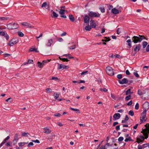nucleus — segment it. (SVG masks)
Segmentation results:
<instances>
[{
    "label": "nucleus",
    "instance_id": "f257e3e1",
    "mask_svg": "<svg viewBox=\"0 0 149 149\" xmlns=\"http://www.w3.org/2000/svg\"><path fill=\"white\" fill-rule=\"evenodd\" d=\"M145 38L142 36L139 35V36H134L132 38V42L134 43H136L138 42H140L143 39H145Z\"/></svg>",
    "mask_w": 149,
    "mask_h": 149
},
{
    "label": "nucleus",
    "instance_id": "f03ea898",
    "mask_svg": "<svg viewBox=\"0 0 149 149\" xmlns=\"http://www.w3.org/2000/svg\"><path fill=\"white\" fill-rule=\"evenodd\" d=\"M106 71L107 74L110 76H112L114 74L113 70L110 67L108 66L106 67Z\"/></svg>",
    "mask_w": 149,
    "mask_h": 149
},
{
    "label": "nucleus",
    "instance_id": "7ed1b4c3",
    "mask_svg": "<svg viewBox=\"0 0 149 149\" xmlns=\"http://www.w3.org/2000/svg\"><path fill=\"white\" fill-rule=\"evenodd\" d=\"M147 119L146 118V112L145 111H143L141 115V116L140 118V120L141 122V123H143L145 122Z\"/></svg>",
    "mask_w": 149,
    "mask_h": 149
},
{
    "label": "nucleus",
    "instance_id": "20e7f679",
    "mask_svg": "<svg viewBox=\"0 0 149 149\" xmlns=\"http://www.w3.org/2000/svg\"><path fill=\"white\" fill-rule=\"evenodd\" d=\"M7 27L8 29H16L18 27V25L17 24L14 23H10L8 24Z\"/></svg>",
    "mask_w": 149,
    "mask_h": 149
},
{
    "label": "nucleus",
    "instance_id": "39448f33",
    "mask_svg": "<svg viewBox=\"0 0 149 149\" xmlns=\"http://www.w3.org/2000/svg\"><path fill=\"white\" fill-rule=\"evenodd\" d=\"M143 134V136L145 137V139H147L148 137V134H149V130L144 129L141 132Z\"/></svg>",
    "mask_w": 149,
    "mask_h": 149
},
{
    "label": "nucleus",
    "instance_id": "423d86ee",
    "mask_svg": "<svg viewBox=\"0 0 149 149\" xmlns=\"http://www.w3.org/2000/svg\"><path fill=\"white\" fill-rule=\"evenodd\" d=\"M143 111H145V112H146L147 111L149 108V103L147 102H146L143 105Z\"/></svg>",
    "mask_w": 149,
    "mask_h": 149
},
{
    "label": "nucleus",
    "instance_id": "0eeeda50",
    "mask_svg": "<svg viewBox=\"0 0 149 149\" xmlns=\"http://www.w3.org/2000/svg\"><path fill=\"white\" fill-rule=\"evenodd\" d=\"M141 47V45L140 44L135 45L133 46V48L135 53H136L140 49Z\"/></svg>",
    "mask_w": 149,
    "mask_h": 149
},
{
    "label": "nucleus",
    "instance_id": "6e6552de",
    "mask_svg": "<svg viewBox=\"0 0 149 149\" xmlns=\"http://www.w3.org/2000/svg\"><path fill=\"white\" fill-rule=\"evenodd\" d=\"M22 25L24 26H26L27 28H33L34 27V26H33L27 23L26 22H24L21 23Z\"/></svg>",
    "mask_w": 149,
    "mask_h": 149
},
{
    "label": "nucleus",
    "instance_id": "1a4fd4ad",
    "mask_svg": "<svg viewBox=\"0 0 149 149\" xmlns=\"http://www.w3.org/2000/svg\"><path fill=\"white\" fill-rule=\"evenodd\" d=\"M88 15L91 17H99L100 15L99 13L97 14L92 11L90 12Z\"/></svg>",
    "mask_w": 149,
    "mask_h": 149
},
{
    "label": "nucleus",
    "instance_id": "9d476101",
    "mask_svg": "<svg viewBox=\"0 0 149 149\" xmlns=\"http://www.w3.org/2000/svg\"><path fill=\"white\" fill-rule=\"evenodd\" d=\"M53 43V39L51 38L48 40L46 43V45L47 47H51Z\"/></svg>",
    "mask_w": 149,
    "mask_h": 149
},
{
    "label": "nucleus",
    "instance_id": "9b49d317",
    "mask_svg": "<svg viewBox=\"0 0 149 149\" xmlns=\"http://www.w3.org/2000/svg\"><path fill=\"white\" fill-rule=\"evenodd\" d=\"M113 118L114 120H116L120 118V114L119 113H116L113 116Z\"/></svg>",
    "mask_w": 149,
    "mask_h": 149
},
{
    "label": "nucleus",
    "instance_id": "f8f14e48",
    "mask_svg": "<svg viewBox=\"0 0 149 149\" xmlns=\"http://www.w3.org/2000/svg\"><path fill=\"white\" fill-rule=\"evenodd\" d=\"M44 132L47 134H50L51 132V130H50L47 127H45L43 128Z\"/></svg>",
    "mask_w": 149,
    "mask_h": 149
},
{
    "label": "nucleus",
    "instance_id": "ddd939ff",
    "mask_svg": "<svg viewBox=\"0 0 149 149\" xmlns=\"http://www.w3.org/2000/svg\"><path fill=\"white\" fill-rule=\"evenodd\" d=\"M119 83L121 84H126L128 82V80L126 78H124L121 80H119Z\"/></svg>",
    "mask_w": 149,
    "mask_h": 149
},
{
    "label": "nucleus",
    "instance_id": "4468645a",
    "mask_svg": "<svg viewBox=\"0 0 149 149\" xmlns=\"http://www.w3.org/2000/svg\"><path fill=\"white\" fill-rule=\"evenodd\" d=\"M84 22L85 23H88L90 20V17L87 15H85L84 18Z\"/></svg>",
    "mask_w": 149,
    "mask_h": 149
},
{
    "label": "nucleus",
    "instance_id": "2eb2a0df",
    "mask_svg": "<svg viewBox=\"0 0 149 149\" xmlns=\"http://www.w3.org/2000/svg\"><path fill=\"white\" fill-rule=\"evenodd\" d=\"M18 140V134H15V136L14 137V139L13 141V143L14 144V145H15V144L17 142V141Z\"/></svg>",
    "mask_w": 149,
    "mask_h": 149
},
{
    "label": "nucleus",
    "instance_id": "dca6fc26",
    "mask_svg": "<svg viewBox=\"0 0 149 149\" xmlns=\"http://www.w3.org/2000/svg\"><path fill=\"white\" fill-rule=\"evenodd\" d=\"M60 65L59 67L58 68V70L61 69L63 68V69L68 68L69 67L68 66L63 65L62 64H58Z\"/></svg>",
    "mask_w": 149,
    "mask_h": 149
},
{
    "label": "nucleus",
    "instance_id": "f3484780",
    "mask_svg": "<svg viewBox=\"0 0 149 149\" xmlns=\"http://www.w3.org/2000/svg\"><path fill=\"white\" fill-rule=\"evenodd\" d=\"M90 22L91 25V26L95 28L96 24V23L94 22V21L93 20H91Z\"/></svg>",
    "mask_w": 149,
    "mask_h": 149
},
{
    "label": "nucleus",
    "instance_id": "a211bd4d",
    "mask_svg": "<svg viewBox=\"0 0 149 149\" xmlns=\"http://www.w3.org/2000/svg\"><path fill=\"white\" fill-rule=\"evenodd\" d=\"M41 7H46L45 8L46 9H48L49 8V5H47V3L46 2H45L43 3V4H42Z\"/></svg>",
    "mask_w": 149,
    "mask_h": 149
},
{
    "label": "nucleus",
    "instance_id": "6ab92c4d",
    "mask_svg": "<svg viewBox=\"0 0 149 149\" xmlns=\"http://www.w3.org/2000/svg\"><path fill=\"white\" fill-rule=\"evenodd\" d=\"M112 12L114 14H117L119 13L118 10L115 8H113L112 10Z\"/></svg>",
    "mask_w": 149,
    "mask_h": 149
},
{
    "label": "nucleus",
    "instance_id": "aec40b11",
    "mask_svg": "<svg viewBox=\"0 0 149 149\" xmlns=\"http://www.w3.org/2000/svg\"><path fill=\"white\" fill-rule=\"evenodd\" d=\"M60 95V93H54L53 95L54 97L56 99H57L58 98V97L59 95Z\"/></svg>",
    "mask_w": 149,
    "mask_h": 149
},
{
    "label": "nucleus",
    "instance_id": "412c9836",
    "mask_svg": "<svg viewBox=\"0 0 149 149\" xmlns=\"http://www.w3.org/2000/svg\"><path fill=\"white\" fill-rule=\"evenodd\" d=\"M129 118L127 115H126L124 120H123L122 121V123H125L129 119Z\"/></svg>",
    "mask_w": 149,
    "mask_h": 149
},
{
    "label": "nucleus",
    "instance_id": "4be33fe9",
    "mask_svg": "<svg viewBox=\"0 0 149 149\" xmlns=\"http://www.w3.org/2000/svg\"><path fill=\"white\" fill-rule=\"evenodd\" d=\"M65 10L63 9H61L59 11V13L61 15H64L65 14Z\"/></svg>",
    "mask_w": 149,
    "mask_h": 149
},
{
    "label": "nucleus",
    "instance_id": "5701e85b",
    "mask_svg": "<svg viewBox=\"0 0 149 149\" xmlns=\"http://www.w3.org/2000/svg\"><path fill=\"white\" fill-rule=\"evenodd\" d=\"M69 18L70 20L72 22H74V18L72 15H70Z\"/></svg>",
    "mask_w": 149,
    "mask_h": 149
},
{
    "label": "nucleus",
    "instance_id": "b1692460",
    "mask_svg": "<svg viewBox=\"0 0 149 149\" xmlns=\"http://www.w3.org/2000/svg\"><path fill=\"white\" fill-rule=\"evenodd\" d=\"M10 137L9 136H7L6 138L3 141H2V143H3L4 144L7 141H8Z\"/></svg>",
    "mask_w": 149,
    "mask_h": 149
},
{
    "label": "nucleus",
    "instance_id": "393cba45",
    "mask_svg": "<svg viewBox=\"0 0 149 149\" xmlns=\"http://www.w3.org/2000/svg\"><path fill=\"white\" fill-rule=\"evenodd\" d=\"M12 41H13V42L15 44L17 43L18 42V41H19L18 38H13V39H12Z\"/></svg>",
    "mask_w": 149,
    "mask_h": 149
},
{
    "label": "nucleus",
    "instance_id": "a878e982",
    "mask_svg": "<svg viewBox=\"0 0 149 149\" xmlns=\"http://www.w3.org/2000/svg\"><path fill=\"white\" fill-rule=\"evenodd\" d=\"M15 44L14 42L12 41V39L8 43V45L10 46H13Z\"/></svg>",
    "mask_w": 149,
    "mask_h": 149
},
{
    "label": "nucleus",
    "instance_id": "bb28decb",
    "mask_svg": "<svg viewBox=\"0 0 149 149\" xmlns=\"http://www.w3.org/2000/svg\"><path fill=\"white\" fill-rule=\"evenodd\" d=\"M148 43L146 41H144L142 43V46L143 48H145L147 45Z\"/></svg>",
    "mask_w": 149,
    "mask_h": 149
},
{
    "label": "nucleus",
    "instance_id": "cd10ccee",
    "mask_svg": "<svg viewBox=\"0 0 149 149\" xmlns=\"http://www.w3.org/2000/svg\"><path fill=\"white\" fill-rule=\"evenodd\" d=\"M9 17H0V20H7L8 19Z\"/></svg>",
    "mask_w": 149,
    "mask_h": 149
},
{
    "label": "nucleus",
    "instance_id": "c85d7f7f",
    "mask_svg": "<svg viewBox=\"0 0 149 149\" xmlns=\"http://www.w3.org/2000/svg\"><path fill=\"white\" fill-rule=\"evenodd\" d=\"M38 66L40 68H42L43 66V63H40V62H38Z\"/></svg>",
    "mask_w": 149,
    "mask_h": 149
},
{
    "label": "nucleus",
    "instance_id": "c756f323",
    "mask_svg": "<svg viewBox=\"0 0 149 149\" xmlns=\"http://www.w3.org/2000/svg\"><path fill=\"white\" fill-rule=\"evenodd\" d=\"M91 29V27L89 25L85 27V29L86 31H90Z\"/></svg>",
    "mask_w": 149,
    "mask_h": 149
},
{
    "label": "nucleus",
    "instance_id": "7c9ffc66",
    "mask_svg": "<svg viewBox=\"0 0 149 149\" xmlns=\"http://www.w3.org/2000/svg\"><path fill=\"white\" fill-rule=\"evenodd\" d=\"M70 109L73 111H76L77 113H80V111H79V110L78 109H74L73 108H71Z\"/></svg>",
    "mask_w": 149,
    "mask_h": 149
},
{
    "label": "nucleus",
    "instance_id": "2f4dec72",
    "mask_svg": "<svg viewBox=\"0 0 149 149\" xmlns=\"http://www.w3.org/2000/svg\"><path fill=\"white\" fill-rule=\"evenodd\" d=\"M27 143H28L27 142L26 143V142H20V143H19L18 144H19V146H24L25 144H27Z\"/></svg>",
    "mask_w": 149,
    "mask_h": 149
},
{
    "label": "nucleus",
    "instance_id": "473e14b6",
    "mask_svg": "<svg viewBox=\"0 0 149 149\" xmlns=\"http://www.w3.org/2000/svg\"><path fill=\"white\" fill-rule=\"evenodd\" d=\"M52 80H55L56 81H59V80L58 78L57 77H52L51 79Z\"/></svg>",
    "mask_w": 149,
    "mask_h": 149
},
{
    "label": "nucleus",
    "instance_id": "72a5a7b5",
    "mask_svg": "<svg viewBox=\"0 0 149 149\" xmlns=\"http://www.w3.org/2000/svg\"><path fill=\"white\" fill-rule=\"evenodd\" d=\"M46 92L49 93H51L52 92V90L50 88H47L46 89Z\"/></svg>",
    "mask_w": 149,
    "mask_h": 149
},
{
    "label": "nucleus",
    "instance_id": "f704fd0d",
    "mask_svg": "<svg viewBox=\"0 0 149 149\" xmlns=\"http://www.w3.org/2000/svg\"><path fill=\"white\" fill-rule=\"evenodd\" d=\"M18 34L19 36L21 37H23L24 36V34L23 33L20 31L18 32Z\"/></svg>",
    "mask_w": 149,
    "mask_h": 149
},
{
    "label": "nucleus",
    "instance_id": "c9c22d12",
    "mask_svg": "<svg viewBox=\"0 0 149 149\" xmlns=\"http://www.w3.org/2000/svg\"><path fill=\"white\" fill-rule=\"evenodd\" d=\"M29 135V134L28 133H26L25 132H23L22 133V135L24 136H27V135Z\"/></svg>",
    "mask_w": 149,
    "mask_h": 149
},
{
    "label": "nucleus",
    "instance_id": "e433bc0d",
    "mask_svg": "<svg viewBox=\"0 0 149 149\" xmlns=\"http://www.w3.org/2000/svg\"><path fill=\"white\" fill-rule=\"evenodd\" d=\"M105 38L106 39H105V40H102V41H105V42H107V41H109V40H110V39L109 38H107L106 37H105Z\"/></svg>",
    "mask_w": 149,
    "mask_h": 149
},
{
    "label": "nucleus",
    "instance_id": "4c0bfd02",
    "mask_svg": "<svg viewBox=\"0 0 149 149\" xmlns=\"http://www.w3.org/2000/svg\"><path fill=\"white\" fill-rule=\"evenodd\" d=\"M126 100L127 101L130 99V95H129L127 96H126L125 98Z\"/></svg>",
    "mask_w": 149,
    "mask_h": 149
},
{
    "label": "nucleus",
    "instance_id": "58836bf2",
    "mask_svg": "<svg viewBox=\"0 0 149 149\" xmlns=\"http://www.w3.org/2000/svg\"><path fill=\"white\" fill-rule=\"evenodd\" d=\"M130 89H129L126 92L125 94L128 95V94L130 95Z\"/></svg>",
    "mask_w": 149,
    "mask_h": 149
},
{
    "label": "nucleus",
    "instance_id": "ea45409f",
    "mask_svg": "<svg viewBox=\"0 0 149 149\" xmlns=\"http://www.w3.org/2000/svg\"><path fill=\"white\" fill-rule=\"evenodd\" d=\"M100 91H104V92H106L107 91V89L105 88H104L103 89L102 88H100Z\"/></svg>",
    "mask_w": 149,
    "mask_h": 149
},
{
    "label": "nucleus",
    "instance_id": "a19ab883",
    "mask_svg": "<svg viewBox=\"0 0 149 149\" xmlns=\"http://www.w3.org/2000/svg\"><path fill=\"white\" fill-rule=\"evenodd\" d=\"M66 56H68L70 58H73V57L71 56H70L69 54H66L64 55Z\"/></svg>",
    "mask_w": 149,
    "mask_h": 149
},
{
    "label": "nucleus",
    "instance_id": "79ce46f5",
    "mask_svg": "<svg viewBox=\"0 0 149 149\" xmlns=\"http://www.w3.org/2000/svg\"><path fill=\"white\" fill-rule=\"evenodd\" d=\"M76 48V46L75 45H74L72 46L69 47V48L70 49H75Z\"/></svg>",
    "mask_w": 149,
    "mask_h": 149
},
{
    "label": "nucleus",
    "instance_id": "37998d69",
    "mask_svg": "<svg viewBox=\"0 0 149 149\" xmlns=\"http://www.w3.org/2000/svg\"><path fill=\"white\" fill-rule=\"evenodd\" d=\"M100 9L102 13H104V12L105 9L104 7H101L100 8Z\"/></svg>",
    "mask_w": 149,
    "mask_h": 149
},
{
    "label": "nucleus",
    "instance_id": "c03bdc74",
    "mask_svg": "<svg viewBox=\"0 0 149 149\" xmlns=\"http://www.w3.org/2000/svg\"><path fill=\"white\" fill-rule=\"evenodd\" d=\"M4 37L7 40H8L9 39V36L6 33V34L4 36Z\"/></svg>",
    "mask_w": 149,
    "mask_h": 149
},
{
    "label": "nucleus",
    "instance_id": "a18cd8bd",
    "mask_svg": "<svg viewBox=\"0 0 149 149\" xmlns=\"http://www.w3.org/2000/svg\"><path fill=\"white\" fill-rule=\"evenodd\" d=\"M51 60H44L41 63H43V66L44 65L45 63H47L48 62H49Z\"/></svg>",
    "mask_w": 149,
    "mask_h": 149
},
{
    "label": "nucleus",
    "instance_id": "49530a36",
    "mask_svg": "<svg viewBox=\"0 0 149 149\" xmlns=\"http://www.w3.org/2000/svg\"><path fill=\"white\" fill-rule=\"evenodd\" d=\"M6 34L3 31H0V35L1 36H4Z\"/></svg>",
    "mask_w": 149,
    "mask_h": 149
},
{
    "label": "nucleus",
    "instance_id": "de8ad7c7",
    "mask_svg": "<svg viewBox=\"0 0 149 149\" xmlns=\"http://www.w3.org/2000/svg\"><path fill=\"white\" fill-rule=\"evenodd\" d=\"M139 104L137 103L136 104L135 106V109L136 110H137L139 109Z\"/></svg>",
    "mask_w": 149,
    "mask_h": 149
},
{
    "label": "nucleus",
    "instance_id": "09e8293b",
    "mask_svg": "<svg viewBox=\"0 0 149 149\" xmlns=\"http://www.w3.org/2000/svg\"><path fill=\"white\" fill-rule=\"evenodd\" d=\"M117 77L118 79H121L122 78V75L121 74H118L117 76Z\"/></svg>",
    "mask_w": 149,
    "mask_h": 149
},
{
    "label": "nucleus",
    "instance_id": "8fccbe9b",
    "mask_svg": "<svg viewBox=\"0 0 149 149\" xmlns=\"http://www.w3.org/2000/svg\"><path fill=\"white\" fill-rule=\"evenodd\" d=\"M53 15L54 17H57L58 16V15L55 12L53 11Z\"/></svg>",
    "mask_w": 149,
    "mask_h": 149
},
{
    "label": "nucleus",
    "instance_id": "3c124183",
    "mask_svg": "<svg viewBox=\"0 0 149 149\" xmlns=\"http://www.w3.org/2000/svg\"><path fill=\"white\" fill-rule=\"evenodd\" d=\"M134 74L137 77H139V74L136 71L134 72Z\"/></svg>",
    "mask_w": 149,
    "mask_h": 149
},
{
    "label": "nucleus",
    "instance_id": "603ef678",
    "mask_svg": "<svg viewBox=\"0 0 149 149\" xmlns=\"http://www.w3.org/2000/svg\"><path fill=\"white\" fill-rule=\"evenodd\" d=\"M123 140V137L121 136L119 137L118 139V141H121Z\"/></svg>",
    "mask_w": 149,
    "mask_h": 149
},
{
    "label": "nucleus",
    "instance_id": "864d4df0",
    "mask_svg": "<svg viewBox=\"0 0 149 149\" xmlns=\"http://www.w3.org/2000/svg\"><path fill=\"white\" fill-rule=\"evenodd\" d=\"M33 60H29L28 61L27 63V64H33Z\"/></svg>",
    "mask_w": 149,
    "mask_h": 149
},
{
    "label": "nucleus",
    "instance_id": "5fc2aeb1",
    "mask_svg": "<svg viewBox=\"0 0 149 149\" xmlns=\"http://www.w3.org/2000/svg\"><path fill=\"white\" fill-rule=\"evenodd\" d=\"M61 60L63 61L67 62L69 61L67 58H63L62 59H61Z\"/></svg>",
    "mask_w": 149,
    "mask_h": 149
},
{
    "label": "nucleus",
    "instance_id": "6e6d98bb",
    "mask_svg": "<svg viewBox=\"0 0 149 149\" xmlns=\"http://www.w3.org/2000/svg\"><path fill=\"white\" fill-rule=\"evenodd\" d=\"M33 143L32 142H30L29 143V144H28L27 146H28V147H30V146H33Z\"/></svg>",
    "mask_w": 149,
    "mask_h": 149
},
{
    "label": "nucleus",
    "instance_id": "4d7b16f0",
    "mask_svg": "<svg viewBox=\"0 0 149 149\" xmlns=\"http://www.w3.org/2000/svg\"><path fill=\"white\" fill-rule=\"evenodd\" d=\"M61 115V114L58 113H55L54 114V116L56 117H60Z\"/></svg>",
    "mask_w": 149,
    "mask_h": 149
},
{
    "label": "nucleus",
    "instance_id": "13d9d810",
    "mask_svg": "<svg viewBox=\"0 0 149 149\" xmlns=\"http://www.w3.org/2000/svg\"><path fill=\"white\" fill-rule=\"evenodd\" d=\"M31 141L32 142H35V143H40L39 141L38 140H37V139L36 140H32Z\"/></svg>",
    "mask_w": 149,
    "mask_h": 149
},
{
    "label": "nucleus",
    "instance_id": "bf43d9fd",
    "mask_svg": "<svg viewBox=\"0 0 149 149\" xmlns=\"http://www.w3.org/2000/svg\"><path fill=\"white\" fill-rule=\"evenodd\" d=\"M148 68V66H144L143 68V70H146Z\"/></svg>",
    "mask_w": 149,
    "mask_h": 149
},
{
    "label": "nucleus",
    "instance_id": "052dcab7",
    "mask_svg": "<svg viewBox=\"0 0 149 149\" xmlns=\"http://www.w3.org/2000/svg\"><path fill=\"white\" fill-rule=\"evenodd\" d=\"M139 137H140L141 139L142 140V141H143L144 140L145 138H144V137L142 135H140L139 136Z\"/></svg>",
    "mask_w": 149,
    "mask_h": 149
},
{
    "label": "nucleus",
    "instance_id": "680f3d73",
    "mask_svg": "<svg viewBox=\"0 0 149 149\" xmlns=\"http://www.w3.org/2000/svg\"><path fill=\"white\" fill-rule=\"evenodd\" d=\"M111 97L114 99H116V96L113 94H111Z\"/></svg>",
    "mask_w": 149,
    "mask_h": 149
},
{
    "label": "nucleus",
    "instance_id": "e2e57ef3",
    "mask_svg": "<svg viewBox=\"0 0 149 149\" xmlns=\"http://www.w3.org/2000/svg\"><path fill=\"white\" fill-rule=\"evenodd\" d=\"M10 141H8L6 144V146H10L11 145H10Z\"/></svg>",
    "mask_w": 149,
    "mask_h": 149
},
{
    "label": "nucleus",
    "instance_id": "0e129e2a",
    "mask_svg": "<svg viewBox=\"0 0 149 149\" xmlns=\"http://www.w3.org/2000/svg\"><path fill=\"white\" fill-rule=\"evenodd\" d=\"M137 142L138 143H139L140 142L142 141L141 139L139 138H137Z\"/></svg>",
    "mask_w": 149,
    "mask_h": 149
},
{
    "label": "nucleus",
    "instance_id": "69168bd1",
    "mask_svg": "<svg viewBox=\"0 0 149 149\" xmlns=\"http://www.w3.org/2000/svg\"><path fill=\"white\" fill-rule=\"evenodd\" d=\"M138 94L140 95H141L142 94V91L141 90H139L138 91Z\"/></svg>",
    "mask_w": 149,
    "mask_h": 149
},
{
    "label": "nucleus",
    "instance_id": "338daca9",
    "mask_svg": "<svg viewBox=\"0 0 149 149\" xmlns=\"http://www.w3.org/2000/svg\"><path fill=\"white\" fill-rule=\"evenodd\" d=\"M58 40L60 42H61L63 41V40L62 38H59L58 39Z\"/></svg>",
    "mask_w": 149,
    "mask_h": 149
},
{
    "label": "nucleus",
    "instance_id": "774afa93",
    "mask_svg": "<svg viewBox=\"0 0 149 149\" xmlns=\"http://www.w3.org/2000/svg\"><path fill=\"white\" fill-rule=\"evenodd\" d=\"M146 51L147 52H149V45H148L146 48Z\"/></svg>",
    "mask_w": 149,
    "mask_h": 149
}]
</instances>
